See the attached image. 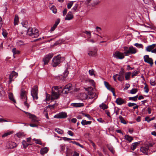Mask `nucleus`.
Instances as JSON below:
<instances>
[{"mask_svg":"<svg viewBox=\"0 0 156 156\" xmlns=\"http://www.w3.org/2000/svg\"><path fill=\"white\" fill-rule=\"evenodd\" d=\"M62 86H54L52 88L51 100L57 99L59 98L60 93L59 90L62 89Z\"/></svg>","mask_w":156,"mask_h":156,"instance_id":"1","label":"nucleus"},{"mask_svg":"<svg viewBox=\"0 0 156 156\" xmlns=\"http://www.w3.org/2000/svg\"><path fill=\"white\" fill-rule=\"evenodd\" d=\"M27 34L32 37H37L39 35L38 30L35 28H29L27 32Z\"/></svg>","mask_w":156,"mask_h":156,"instance_id":"2","label":"nucleus"},{"mask_svg":"<svg viewBox=\"0 0 156 156\" xmlns=\"http://www.w3.org/2000/svg\"><path fill=\"white\" fill-rule=\"evenodd\" d=\"M124 54L126 56H128V54H132L136 53L137 51L136 48L133 46H131L129 48L127 47H124Z\"/></svg>","mask_w":156,"mask_h":156,"instance_id":"3","label":"nucleus"},{"mask_svg":"<svg viewBox=\"0 0 156 156\" xmlns=\"http://www.w3.org/2000/svg\"><path fill=\"white\" fill-rule=\"evenodd\" d=\"M38 93L37 87L36 85H35L31 90V94L33 98V100H37L38 99Z\"/></svg>","mask_w":156,"mask_h":156,"instance_id":"4","label":"nucleus"},{"mask_svg":"<svg viewBox=\"0 0 156 156\" xmlns=\"http://www.w3.org/2000/svg\"><path fill=\"white\" fill-rule=\"evenodd\" d=\"M61 56L59 55L55 56L52 60V65L53 67H56L61 62Z\"/></svg>","mask_w":156,"mask_h":156,"instance_id":"5","label":"nucleus"},{"mask_svg":"<svg viewBox=\"0 0 156 156\" xmlns=\"http://www.w3.org/2000/svg\"><path fill=\"white\" fill-rule=\"evenodd\" d=\"M53 56V54L52 53H49L45 55L43 59V65H47Z\"/></svg>","mask_w":156,"mask_h":156,"instance_id":"6","label":"nucleus"},{"mask_svg":"<svg viewBox=\"0 0 156 156\" xmlns=\"http://www.w3.org/2000/svg\"><path fill=\"white\" fill-rule=\"evenodd\" d=\"M18 76V74L14 71H13L9 76V80L8 82L9 84H11L12 81H13L14 79Z\"/></svg>","mask_w":156,"mask_h":156,"instance_id":"7","label":"nucleus"},{"mask_svg":"<svg viewBox=\"0 0 156 156\" xmlns=\"http://www.w3.org/2000/svg\"><path fill=\"white\" fill-rule=\"evenodd\" d=\"M156 44H153L146 47V50L148 52L151 51L152 53H156V48L154 49L156 46Z\"/></svg>","mask_w":156,"mask_h":156,"instance_id":"8","label":"nucleus"},{"mask_svg":"<svg viewBox=\"0 0 156 156\" xmlns=\"http://www.w3.org/2000/svg\"><path fill=\"white\" fill-rule=\"evenodd\" d=\"M124 53H122L119 51H116L113 54V55L114 57L118 59H122L124 58L125 56L124 55Z\"/></svg>","mask_w":156,"mask_h":156,"instance_id":"9","label":"nucleus"},{"mask_svg":"<svg viewBox=\"0 0 156 156\" xmlns=\"http://www.w3.org/2000/svg\"><path fill=\"white\" fill-rule=\"evenodd\" d=\"M88 94L89 95H90V96H88V100L90 99H93L94 98L93 101L89 102V104L90 105L94 101L95 99L98 98V95L96 93H92L91 92H89Z\"/></svg>","mask_w":156,"mask_h":156,"instance_id":"10","label":"nucleus"},{"mask_svg":"<svg viewBox=\"0 0 156 156\" xmlns=\"http://www.w3.org/2000/svg\"><path fill=\"white\" fill-rule=\"evenodd\" d=\"M20 98L23 101L27 100V92L23 89L21 90Z\"/></svg>","mask_w":156,"mask_h":156,"instance_id":"11","label":"nucleus"},{"mask_svg":"<svg viewBox=\"0 0 156 156\" xmlns=\"http://www.w3.org/2000/svg\"><path fill=\"white\" fill-rule=\"evenodd\" d=\"M144 61L150 64L151 66H152L153 64V62L152 59L151 58H150L148 55H145L144 56Z\"/></svg>","mask_w":156,"mask_h":156,"instance_id":"12","label":"nucleus"},{"mask_svg":"<svg viewBox=\"0 0 156 156\" xmlns=\"http://www.w3.org/2000/svg\"><path fill=\"white\" fill-rule=\"evenodd\" d=\"M67 116L66 113L65 112H62L59 114L55 115L54 117L57 118H64Z\"/></svg>","mask_w":156,"mask_h":156,"instance_id":"13","label":"nucleus"},{"mask_svg":"<svg viewBox=\"0 0 156 156\" xmlns=\"http://www.w3.org/2000/svg\"><path fill=\"white\" fill-rule=\"evenodd\" d=\"M97 50L95 48L91 49L89 51L88 55L90 56H96L97 55Z\"/></svg>","mask_w":156,"mask_h":156,"instance_id":"14","label":"nucleus"},{"mask_svg":"<svg viewBox=\"0 0 156 156\" xmlns=\"http://www.w3.org/2000/svg\"><path fill=\"white\" fill-rule=\"evenodd\" d=\"M29 117L31 119L32 122L35 123L39 122V120L37 118L35 115L31 114H29Z\"/></svg>","mask_w":156,"mask_h":156,"instance_id":"15","label":"nucleus"},{"mask_svg":"<svg viewBox=\"0 0 156 156\" xmlns=\"http://www.w3.org/2000/svg\"><path fill=\"white\" fill-rule=\"evenodd\" d=\"M73 17V16L72 13V12L69 11L68 12L67 15L66 16L65 18V20H72Z\"/></svg>","mask_w":156,"mask_h":156,"instance_id":"16","label":"nucleus"},{"mask_svg":"<svg viewBox=\"0 0 156 156\" xmlns=\"http://www.w3.org/2000/svg\"><path fill=\"white\" fill-rule=\"evenodd\" d=\"M115 102L118 105H120L126 103V101L125 100L121 98H117Z\"/></svg>","mask_w":156,"mask_h":156,"instance_id":"17","label":"nucleus"},{"mask_svg":"<svg viewBox=\"0 0 156 156\" xmlns=\"http://www.w3.org/2000/svg\"><path fill=\"white\" fill-rule=\"evenodd\" d=\"M148 150V146H147L146 144L145 146L141 147L140 148V151L144 153H147Z\"/></svg>","mask_w":156,"mask_h":156,"instance_id":"18","label":"nucleus"},{"mask_svg":"<svg viewBox=\"0 0 156 156\" xmlns=\"http://www.w3.org/2000/svg\"><path fill=\"white\" fill-rule=\"evenodd\" d=\"M60 22V19H58L56 21H55V24L53 25V27L51 28L50 29V31H54L55 29L56 28L58 24Z\"/></svg>","mask_w":156,"mask_h":156,"instance_id":"19","label":"nucleus"},{"mask_svg":"<svg viewBox=\"0 0 156 156\" xmlns=\"http://www.w3.org/2000/svg\"><path fill=\"white\" fill-rule=\"evenodd\" d=\"M48 151V148L45 147L41 148L40 150V153L42 155H44L47 153Z\"/></svg>","mask_w":156,"mask_h":156,"instance_id":"20","label":"nucleus"},{"mask_svg":"<svg viewBox=\"0 0 156 156\" xmlns=\"http://www.w3.org/2000/svg\"><path fill=\"white\" fill-rule=\"evenodd\" d=\"M140 144V142H136L133 143L131 146V149L134 151Z\"/></svg>","mask_w":156,"mask_h":156,"instance_id":"21","label":"nucleus"},{"mask_svg":"<svg viewBox=\"0 0 156 156\" xmlns=\"http://www.w3.org/2000/svg\"><path fill=\"white\" fill-rule=\"evenodd\" d=\"M80 97L82 100L87 99L88 100V96L85 93H82L80 94Z\"/></svg>","mask_w":156,"mask_h":156,"instance_id":"22","label":"nucleus"},{"mask_svg":"<svg viewBox=\"0 0 156 156\" xmlns=\"http://www.w3.org/2000/svg\"><path fill=\"white\" fill-rule=\"evenodd\" d=\"M8 144H9V147L10 148H13L17 146V144L14 142H9Z\"/></svg>","mask_w":156,"mask_h":156,"instance_id":"23","label":"nucleus"},{"mask_svg":"<svg viewBox=\"0 0 156 156\" xmlns=\"http://www.w3.org/2000/svg\"><path fill=\"white\" fill-rule=\"evenodd\" d=\"M72 106L74 107H81L83 105V103H73L71 104Z\"/></svg>","mask_w":156,"mask_h":156,"instance_id":"24","label":"nucleus"},{"mask_svg":"<svg viewBox=\"0 0 156 156\" xmlns=\"http://www.w3.org/2000/svg\"><path fill=\"white\" fill-rule=\"evenodd\" d=\"M108 149L113 154H114L115 151L114 148L111 144H107L106 146Z\"/></svg>","mask_w":156,"mask_h":156,"instance_id":"25","label":"nucleus"},{"mask_svg":"<svg viewBox=\"0 0 156 156\" xmlns=\"http://www.w3.org/2000/svg\"><path fill=\"white\" fill-rule=\"evenodd\" d=\"M9 97L10 100L13 101L15 103H16V101L14 99L13 94L12 93H9Z\"/></svg>","mask_w":156,"mask_h":156,"instance_id":"26","label":"nucleus"},{"mask_svg":"<svg viewBox=\"0 0 156 156\" xmlns=\"http://www.w3.org/2000/svg\"><path fill=\"white\" fill-rule=\"evenodd\" d=\"M12 52L13 53V55L14 57V58H15V55L16 54H19L20 53V51H19L16 49V48H13L12 50Z\"/></svg>","mask_w":156,"mask_h":156,"instance_id":"27","label":"nucleus"},{"mask_svg":"<svg viewBox=\"0 0 156 156\" xmlns=\"http://www.w3.org/2000/svg\"><path fill=\"white\" fill-rule=\"evenodd\" d=\"M92 122L91 121H87L85 120H83L81 122V123L83 126L86 125H90L91 124Z\"/></svg>","mask_w":156,"mask_h":156,"instance_id":"28","label":"nucleus"},{"mask_svg":"<svg viewBox=\"0 0 156 156\" xmlns=\"http://www.w3.org/2000/svg\"><path fill=\"white\" fill-rule=\"evenodd\" d=\"M125 139L126 140L128 141L129 142H131L133 139L132 137L128 135H126L125 136Z\"/></svg>","mask_w":156,"mask_h":156,"instance_id":"29","label":"nucleus"},{"mask_svg":"<svg viewBox=\"0 0 156 156\" xmlns=\"http://www.w3.org/2000/svg\"><path fill=\"white\" fill-rule=\"evenodd\" d=\"M16 135L18 137L20 138L25 136V134L23 132H19L16 134Z\"/></svg>","mask_w":156,"mask_h":156,"instance_id":"30","label":"nucleus"},{"mask_svg":"<svg viewBox=\"0 0 156 156\" xmlns=\"http://www.w3.org/2000/svg\"><path fill=\"white\" fill-rule=\"evenodd\" d=\"M104 84L107 88L110 90H111L112 88H113L112 87H111V86L106 81L104 82Z\"/></svg>","mask_w":156,"mask_h":156,"instance_id":"31","label":"nucleus"},{"mask_svg":"<svg viewBox=\"0 0 156 156\" xmlns=\"http://www.w3.org/2000/svg\"><path fill=\"white\" fill-rule=\"evenodd\" d=\"M99 107L100 108L103 110L106 109L108 108V107L104 103H102L101 105H99Z\"/></svg>","mask_w":156,"mask_h":156,"instance_id":"32","label":"nucleus"},{"mask_svg":"<svg viewBox=\"0 0 156 156\" xmlns=\"http://www.w3.org/2000/svg\"><path fill=\"white\" fill-rule=\"evenodd\" d=\"M22 145L23 146V147L25 149H26L27 147L30 145L29 144L27 143L26 141L23 140L22 142Z\"/></svg>","mask_w":156,"mask_h":156,"instance_id":"33","label":"nucleus"},{"mask_svg":"<svg viewBox=\"0 0 156 156\" xmlns=\"http://www.w3.org/2000/svg\"><path fill=\"white\" fill-rule=\"evenodd\" d=\"M19 22V17L17 15H16L14 18V24L15 25L18 24Z\"/></svg>","mask_w":156,"mask_h":156,"instance_id":"34","label":"nucleus"},{"mask_svg":"<svg viewBox=\"0 0 156 156\" xmlns=\"http://www.w3.org/2000/svg\"><path fill=\"white\" fill-rule=\"evenodd\" d=\"M65 87L68 90H69V91H70L73 89L72 85L71 84L69 83L67 85H66L65 86Z\"/></svg>","mask_w":156,"mask_h":156,"instance_id":"35","label":"nucleus"},{"mask_svg":"<svg viewBox=\"0 0 156 156\" xmlns=\"http://www.w3.org/2000/svg\"><path fill=\"white\" fill-rule=\"evenodd\" d=\"M118 79L119 81H122L124 79V75L119 74Z\"/></svg>","mask_w":156,"mask_h":156,"instance_id":"36","label":"nucleus"},{"mask_svg":"<svg viewBox=\"0 0 156 156\" xmlns=\"http://www.w3.org/2000/svg\"><path fill=\"white\" fill-rule=\"evenodd\" d=\"M119 118L120 120L121 123L125 124H126L127 123L124 118L123 117H122V116L119 115Z\"/></svg>","mask_w":156,"mask_h":156,"instance_id":"37","label":"nucleus"},{"mask_svg":"<svg viewBox=\"0 0 156 156\" xmlns=\"http://www.w3.org/2000/svg\"><path fill=\"white\" fill-rule=\"evenodd\" d=\"M69 91L67 89L64 87L63 88L62 90V92L64 94H67L68 93Z\"/></svg>","mask_w":156,"mask_h":156,"instance_id":"38","label":"nucleus"},{"mask_svg":"<svg viewBox=\"0 0 156 156\" xmlns=\"http://www.w3.org/2000/svg\"><path fill=\"white\" fill-rule=\"evenodd\" d=\"M150 83L152 86H154L156 84V82L154 79H151L150 80Z\"/></svg>","mask_w":156,"mask_h":156,"instance_id":"39","label":"nucleus"},{"mask_svg":"<svg viewBox=\"0 0 156 156\" xmlns=\"http://www.w3.org/2000/svg\"><path fill=\"white\" fill-rule=\"evenodd\" d=\"M79 5L78 4H76L72 9L73 12H76Z\"/></svg>","mask_w":156,"mask_h":156,"instance_id":"40","label":"nucleus"},{"mask_svg":"<svg viewBox=\"0 0 156 156\" xmlns=\"http://www.w3.org/2000/svg\"><path fill=\"white\" fill-rule=\"evenodd\" d=\"M55 132L60 134H62L63 133V131L62 129L59 128H56L55 129Z\"/></svg>","mask_w":156,"mask_h":156,"instance_id":"41","label":"nucleus"},{"mask_svg":"<svg viewBox=\"0 0 156 156\" xmlns=\"http://www.w3.org/2000/svg\"><path fill=\"white\" fill-rule=\"evenodd\" d=\"M131 74V73L130 72H128L126 73L125 78L126 80H127L129 79Z\"/></svg>","mask_w":156,"mask_h":156,"instance_id":"42","label":"nucleus"},{"mask_svg":"<svg viewBox=\"0 0 156 156\" xmlns=\"http://www.w3.org/2000/svg\"><path fill=\"white\" fill-rule=\"evenodd\" d=\"M24 44V43L23 42L20 40H18L16 43V44L17 45L20 46L23 45Z\"/></svg>","mask_w":156,"mask_h":156,"instance_id":"43","label":"nucleus"},{"mask_svg":"<svg viewBox=\"0 0 156 156\" xmlns=\"http://www.w3.org/2000/svg\"><path fill=\"white\" fill-rule=\"evenodd\" d=\"M68 73H69V72L67 70V69H66V70H65L64 72L63 73L64 76H63V77L64 78L63 79V80L64 78H65L66 77H67Z\"/></svg>","mask_w":156,"mask_h":156,"instance_id":"44","label":"nucleus"},{"mask_svg":"<svg viewBox=\"0 0 156 156\" xmlns=\"http://www.w3.org/2000/svg\"><path fill=\"white\" fill-rule=\"evenodd\" d=\"M137 91V89L133 88L130 91V93L132 94H135Z\"/></svg>","mask_w":156,"mask_h":156,"instance_id":"45","label":"nucleus"},{"mask_svg":"<svg viewBox=\"0 0 156 156\" xmlns=\"http://www.w3.org/2000/svg\"><path fill=\"white\" fill-rule=\"evenodd\" d=\"M2 33L3 36L4 37H7L8 33L6 32V31L4 29H2Z\"/></svg>","mask_w":156,"mask_h":156,"instance_id":"46","label":"nucleus"},{"mask_svg":"<svg viewBox=\"0 0 156 156\" xmlns=\"http://www.w3.org/2000/svg\"><path fill=\"white\" fill-rule=\"evenodd\" d=\"M12 133V132H8L5 133L2 136V137H4L8 136L9 135H10Z\"/></svg>","mask_w":156,"mask_h":156,"instance_id":"47","label":"nucleus"},{"mask_svg":"<svg viewBox=\"0 0 156 156\" xmlns=\"http://www.w3.org/2000/svg\"><path fill=\"white\" fill-rule=\"evenodd\" d=\"M73 2H70L67 4V6L68 9H70L71 7L73 4Z\"/></svg>","mask_w":156,"mask_h":156,"instance_id":"48","label":"nucleus"},{"mask_svg":"<svg viewBox=\"0 0 156 156\" xmlns=\"http://www.w3.org/2000/svg\"><path fill=\"white\" fill-rule=\"evenodd\" d=\"M83 115L87 117L89 120H91L93 118L89 114L83 113Z\"/></svg>","mask_w":156,"mask_h":156,"instance_id":"49","label":"nucleus"},{"mask_svg":"<svg viewBox=\"0 0 156 156\" xmlns=\"http://www.w3.org/2000/svg\"><path fill=\"white\" fill-rule=\"evenodd\" d=\"M134 45L136 47L139 48H143V45L142 44H140L137 43H136L134 44Z\"/></svg>","mask_w":156,"mask_h":156,"instance_id":"50","label":"nucleus"},{"mask_svg":"<svg viewBox=\"0 0 156 156\" xmlns=\"http://www.w3.org/2000/svg\"><path fill=\"white\" fill-rule=\"evenodd\" d=\"M21 24L23 25V26L25 27H27V22L26 21H23L21 23Z\"/></svg>","mask_w":156,"mask_h":156,"instance_id":"51","label":"nucleus"},{"mask_svg":"<svg viewBox=\"0 0 156 156\" xmlns=\"http://www.w3.org/2000/svg\"><path fill=\"white\" fill-rule=\"evenodd\" d=\"M46 101H49L50 99V95L47 94V93H46Z\"/></svg>","mask_w":156,"mask_h":156,"instance_id":"52","label":"nucleus"},{"mask_svg":"<svg viewBox=\"0 0 156 156\" xmlns=\"http://www.w3.org/2000/svg\"><path fill=\"white\" fill-rule=\"evenodd\" d=\"M60 147L61 151H64L65 149V145L64 144H62L60 145Z\"/></svg>","mask_w":156,"mask_h":156,"instance_id":"53","label":"nucleus"},{"mask_svg":"<svg viewBox=\"0 0 156 156\" xmlns=\"http://www.w3.org/2000/svg\"><path fill=\"white\" fill-rule=\"evenodd\" d=\"M139 73V71H134L132 73V77L133 78L134 76H136Z\"/></svg>","mask_w":156,"mask_h":156,"instance_id":"54","label":"nucleus"},{"mask_svg":"<svg viewBox=\"0 0 156 156\" xmlns=\"http://www.w3.org/2000/svg\"><path fill=\"white\" fill-rule=\"evenodd\" d=\"M24 101V105L26 106L27 108H29V106H30V105H29L27 103V100H25V101Z\"/></svg>","mask_w":156,"mask_h":156,"instance_id":"55","label":"nucleus"},{"mask_svg":"<svg viewBox=\"0 0 156 156\" xmlns=\"http://www.w3.org/2000/svg\"><path fill=\"white\" fill-rule=\"evenodd\" d=\"M83 33L87 35H89V37H91V32L90 31H85L83 32Z\"/></svg>","mask_w":156,"mask_h":156,"instance_id":"56","label":"nucleus"},{"mask_svg":"<svg viewBox=\"0 0 156 156\" xmlns=\"http://www.w3.org/2000/svg\"><path fill=\"white\" fill-rule=\"evenodd\" d=\"M89 73L90 75L92 76L94 75V71L93 69L89 70Z\"/></svg>","mask_w":156,"mask_h":156,"instance_id":"57","label":"nucleus"},{"mask_svg":"<svg viewBox=\"0 0 156 156\" xmlns=\"http://www.w3.org/2000/svg\"><path fill=\"white\" fill-rule=\"evenodd\" d=\"M136 105V104L133 103H129L128 105L129 107H132Z\"/></svg>","mask_w":156,"mask_h":156,"instance_id":"58","label":"nucleus"},{"mask_svg":"<svg viewBox=\"0 0 156 156\" xmlns=\"http://www.w3.org/2000/svg\"><path fill=\"white\" fill-rule=\"evenodd\" d=\"M63 140H64L65 141H69V140H73V139H72L69 138H68L66 137H63L62 138Z\"/></svg>","mask_w":156,"mask_h":156,"instance_id":"59","label":"nucleus"},{"mask_svg":"<svg viewBox=\"0 0 156 156\" xmlns=\"http://www.w3.org/2000/svg\"><path fill=\"white\" fill-rule=\"evenodd\" d=\"M67 134L71 136H73L74 135L73 133L70 130H68V131Z\"/></svg>","mask_w":156,"mask_h":156,"instance_id":"60","label":"nucleus"},{"mask_svg":"<svg viewBox=\"0 0 156 156\" xmlns=\"http://www.w3.org/2000/svg\"><path fill=\"white\" fill-rule=\"evenodd\" d=\"M51 10L53 12L55 13H56V9H55V7H52L51 8Z\"/></svg>","mask_w":156,"mask_h":156,"instance_id":"61","label":"nucleus"},{"mask_svg":"<svg viewBox=\"0 0 156 156\" xmlns=\"http://www.w3.org/2000/svg\"><path fill=\"white\" fill-rule=\"evenodd\" d=\"M89 82L92 85H95V83L93 80H89Z\"/></svg>","mask_w":156,"mask_h":156,"instance_id":"62","label":"nucleus"},{"mask_svg":"<svg viewBox=\"0 0 156 156\" xmlns=\"http://www.w3.org/2000/svg\"><path fill=\"white\" fill-rule=\"evenodd\" d=\"M147 85H146L144 87V89H145L144 91L146 93H148L149 90L148 88L147 87Z\"/></svg>","mask_w":156,"mask_h":156,"instance_id":"63","label":"nucleus"},{"mask_svg":"<svg viewBox=\"0 0 156 156\" xmlns=\"http://www.w3.org/2000/svg\"><path fill=\"white\" fill-rule=\"evenodd\" d=\"M124 69L123 68H121V71L119 72V74H122L124 75Z\"/></svg>","mask_w":156,"mask_h":156,"instance_id":"64","label":"nucleus"}]
</instances>
